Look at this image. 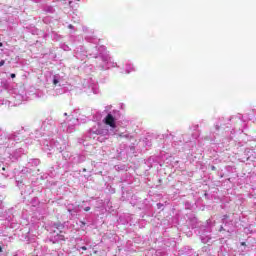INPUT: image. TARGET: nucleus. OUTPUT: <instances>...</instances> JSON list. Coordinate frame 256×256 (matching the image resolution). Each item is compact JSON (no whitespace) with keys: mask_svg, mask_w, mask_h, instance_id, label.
Returning <instances> with one entry per match:
<instances>
[{"mask_svg":"<svg viewBox=\"0 0 256 256\" xmlns=\"http://www.w3.org/2000/svg\"><path fill=\"white\" fill-rule=\"evenodd\" d=\"M104 123H105V125H108L112 129H115V127H117V124L115 123V117H113V114H108L104 118Z\"/></svg>","mask_w":256,"mask_h":256,"instance_id":"1","label":"nucleus"},{"mask_svg":"<svg viewBox=\"0 0 256 256\" xmlns=\"http://www.w3.org/2000/svg\"><path fill=\"white\" fill-rule=\"evenodd\" d=\"M58 240H59V241H65V236L59 234V235H58Z\"/></svg>","mask_w":256,"mask_h":256,"instance_id":"2","label":"nucleus"},{"mask_svg":"<svg viewBox=\"0 0 256 256\" xmlns=\"http://www.w3.org/2000/svg\"><path fill=\"white\" fill-rule=\"evenodd\" d=\"M3 65H5V60L0 61V67H3Z\"/></svg>","mask_w":256,"mask_h":256,"instance_id":"3","label":"nucleus"},{"mask_svg":"<svg viewBox=\"0 0 256 256\" xmlns=\"http://www.w3.org/2000/svg\"><path fill=\"white\" fill-rule=\"evenodd\" d=\"M118 137L123 138V137H129L128 135H123V133L119 134Z\"/></svg>","mask_w":256,"mask_h":256,"instance_id":"4","label":"nucleus"},{"mask_svg":"<svg viewBox=\"0 0 256 256\" xmlns=\"http://www.w3.org/2000/svg\"><path fill=\"white\" fill-rule=\"evenodd\" d=\"M58 83H59V80H57V79H54V80H53V84H54V85H57Z\"/></svg>","mask_w":256,"mask_h":256,"instance_id":"5","label":"nucleus"},{"mask_svg":"<svg viewBox=\"0 0 256 256\" xmlns=\"http://www.w3.org/2000/svg\"><path fill=\"white\" fill-rule=\"evenodd\" d=\"M84 211H91V207H86V208H84Z\"/></svg>","mask_w":256,"mask_h":256,"instance_id":"6","label":"nucleus"},{"mask_svg":"<svg viewBox=\"0 0 256 256\" xmlns=\"http://www.w3.org/2000/svg\"><path fill=\"white\" fill-rule=\"evenodd\" d=\"M10 77H11L12 79H15L16 75H15V74H10Z\"/></svg>","mask_w":256,"mask_h":256,"instance_id":"7","label":"nucleus"},{"mask_svg":"<svg viewBox=\"0 0 256 256\" xmlns=\"http://www.w3.org/2000/svg\"><path fill=\"white\" fill-rule=\"evenodd\" d=\"M82 251H87V248L85 246L81 247Z\"/></svg>","mask_w":256,"mask_h":256,"instance_id":"8","label":"nucleus"},{"mask_svg":"<svg viewBox=\"0 0 256 256\" xmlns=\"http://www.w3.org/2000/svg\"><path fill=\"white\" fill-rule=\"evenodd\" d=\"M241 245L243 246V247H245V245H247L245 242H241Z\"/></svg>","mask_w":256,"mask_h":256,"instance_id":"9","label":"nucleus"},{"mask_svg":"<svg viewBox=\"0 0 256 256\" xmlns=\"http://www.w3.org/2000/svg\"><path fill=\"white\" fill-rule=\"evenodd\" d=\"M0 253H3V247L0 246Z\"/></svg>","mask_w":256,"mask_h":256,"instance_id":"10","label":"nucleus"},{"mask_svg":"<svg viewBox=\"0 0 256 256\" xmlns=\"http://www.w3.org/2000/svg\"><path fill=\"white\" fill-rule=\"evenodd\" d=\"M69 29H73V25H69Z\"/></svg>","mask_w":256,"mask_h":256,"instance_id":"11","label":"nucleus"},{"mask_svg":"<svg viewBox=\"0 0 256 256\" xmlns=\"http://www.w3.org/2000/svg\"><path fill=\"white\" fill-rule=\"evenodd\" d=\"M215 169H216L215 166H212V171H215Z\"/></svg>","mask_w":256,"mask_h":256,"instance_id":"12","label":"nucleus"},{"mask_svg":"<svg viewBox=\"0 0 256 256\" xmlns=\"http://www.w3.org/2000/svg\"><path fill=\"white\" fill-rule=\"evenodd\" d=\"M0 47H3V43L2 42H0Z\"/></svg>","mask_w":256,"mask_h":256,"instance_id":"13","label":"nucleus"},{"mask_svg":"<svg viewBox=\"0 0 256 256\" xmlns=\"http://www.w3.org/2000/svg\"><path fill=\"white\" fill-rule=\"evenodd\" d=\"M220 231H223V226H221Z\"/></svg>","mask_w":256,"mask_h":256,"instance_id":"14","label":"nucleus"},{"mask_svg":"<svg viewBox=\"0 0 256 256\" xmlns=\"http://www.w3.org/2000/svg\"><path fill=\"white\" fill-rule=\"evenodd\" d=\"M3 169V171H5V168H2Z\"/></svg>","mask_w":256,"mask_h":256,"instance_id":"15","label":"nucleus"}]
</instances>
